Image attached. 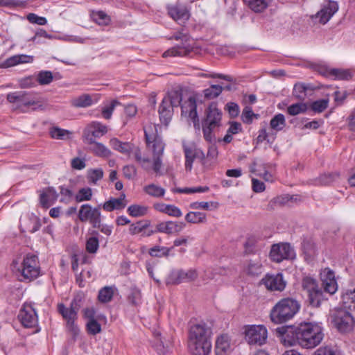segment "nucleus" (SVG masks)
Returning a JSON list of instances; mask_svg holds the SVG:
<instances>
[{"label": "nucleus", "mask_w": 355, "mask_h": 355, "mask_svg": "<svg viewBox=\"0 0 355 355\" xmlns=\"http://www.w3.org/2000/svg\"><path fill=\"white\" fill-rule=\"evenodd\" d=\"M125 205V201H105L103 205V208L107 211H112L122 209Z\"/></svg>", "instance_id": "44"}, {"label": "nucleus", "mask_w": 355, "mask_h": 355, "mask_svg": "<svg viewBox=\"0 0 355 355\" xmlns=\"http://www.w3.org/2000/svg\"><path fill=\"white\" fill-rule=\"evenodd\" d=\"M189 348L193 355H209L211 343V340H189Z\"/></svg>", "instance_id": "24"}, {"label": "nucleus", "mask_w": 355, "mask_h": 355, "mask_svg": "<svg viewBox=\"0 0 355 355\" xmlns=\"http://www.w3.org/2000/svg\"><path fill=\"white\" fill-rule=\"evenodd\" d=\"M320 73L323 76L334 77L336 79L338 80H349L352 78L350 71L346 69L322 67Z\"/></svg>", "instance_id": "27"}, {"label": "nucleus", "mask_w": 355, "mask_h": 355, "mask_svg": "<svg viewBox=\"0 0 355 355\" xmlns=\"http://www.w3.org/2000/svg\"><path fill=\"white\" fill-rule=\"evenodd\" d=\"M150 223L149 220H139L135 223H132L129 227V233L131 235L138 234L143 231L148 229L150 226Z\"/></svg>", "instance_id": "34"}, {"label": "nucleus", "mask_w": 355, "mask_h": 355, "mask_svg": "<svg viewBox=\"0 0 355 355\" xmlns=\"http://www.w3.org/2000/svg\"><path fill=\"white\" fill-rule=\"evenodd\" d=\"M244 333L245 339L250 345L261 346L267 341L268 330L264 325H247Z\"/></svg>", "instance_id": "10"}, {"label": "nucleus", "mask_w": 355, "mask_h": 355, "mask_svg": "<svg viewBox=\"0 0 355 355\" xmlns=\"http://www.w3.org/2000/svg\"><path fill=\"white\" fill-rule=\"evenodd\" d=\"M78 218L82 222L89 221L92 226H97L101 222L100 208H93L87 204L83 205L78 211Z\"/></svg>", "instance_id": "18"}, {"label": "nucleus", "mask_w": 355, "mask_h": 355, "mask_svg": "<svg viewBox=\"0 0 355 355\" xmlns=\"http://www.w3.org/2000/svg\"><path fill=\"white\" fill-rule=\"evenodd\" d=\"M80 306L76 299L71 302L69 306H65L63 303H59L57 306V311L65 321L66 327L73 334L79 331L76 320Z\"/></svg>", "instance_id": "7"}, {"label": "nucleus", "mask_w": 355, "mask_h": 355, "mask_svg": "<svg viewBox=\"0 0 355 355\" xmlns=\"http://www.w3.org/2000/svg\"><path fill=\"white\" fill-rule=\"evenodd\" d=\"M246 270L250 275H259L262 272L261 263L259 261H250Z\"/></svg>", "instance_id": "49"}, {"label": "nucleus", "mask_w": 355, "mask_h": 355, "mask_svg": "<svg viewBox=\"0 0 355 355\" xmlns=\"http://www.w3.org/2000/svg\"><path fill=\"white\" fill-rule=\"evenodd\" d=\"M144 190L148 194L155 198L162 197L165 191L163 188L155 184L146 186Z\"/></svg>", "instance_id": "46"}, {"label": "nucleus", "mask_w": 355, "mask_h": 355, "mask_svg": "<svg viewBox=\"0 0 355 355\" xmlns=\"http://www.w3.org/2000/svg\"><path fill=\"white\" fill-rule=\"evenodd\" d=\"M323 331L321 323H302L296 328L287 331L283 336V342L285 345H299L304 349H313L322 341Z\"/></svg>", "instance_id": "2"}, {"label": "nucleus", "mask_w": 355, "mask_h": 355, "mask_svg": "<svg viewBox=\"0 0 355 355\" xmlns=\"http://www.w3.org/2000/svg\"><path fill=\"white\" fill-rule=\"evenodd\" d=\"M37 83L41 85L50 84L53 79V74L50 71H41L38 73L37 77Z\"/></svg>", "instance_id": "40"}, {"label": "nucleus", "mask_w": 355, "mask_h": 355, "mask_svg": "<svg viewBox=\"0 0 355 355\" xmlns=\"http://www.w3.org/2000/svg\"><path fill=\"white\" fill-rule=\"evenodd\" d=\"M269 256L272 261L280 263L283 260L294 259L295 252L290 243H279L272 245Z\"/></svg>", "instance_id": "13"}, {"label": "nucleus", "mask_w": 355, "mask_h": 355, "mask_svg": "<svg viewBox=\"0 0 355 355\" xmlns=\"http://www.w3.org/2000/svg\"><path fill=\"white\" fill-rule=\"evenodd\" d=\"M300 304L292 297L281 299L272 307L270 313L271 321L275 324H282L291 320L299 311Z\"/></svg>", "instance_id": "3"}, {"label": "nucleus", "mask_w": 355, "mask_h": 355, "mask_svg": "<svg viewBox=\"0 0 355 355\" xmlns=\"http://www.w3.org/2000/svg\"><path fill=\"white\" fill-rule=\"evenodd\" d=\"M99 247V241L97 237L92 236L89 238L86 242V250L89 253H95Z\"/></svg>", "instance_id": "56"}, {"label": "nucleus", "mask_w": 355, "mask_h": 355, "mask_svg": "<svg viewBox=\"0 0 355 355\" xmlns=\"http://www.w3.org/2000/svg\"><path fill=\"white\" fill-rule=\"evenodd\" d=\"M245 252L252 254L256 252V241L254 238H249L244 244Z\"/></svg>", "instance_id": "62"}, {"label": "nucleus", "mask_w": 355, "mask_h": 355, "mask_svg": "<svg viewBox=\"0 0 355 355\" xmlns=\"http://www.w3.org/2000/svg\"><path fill=\"white\" fill-rule=\"evenodd\" d=\"M92 191L90 188L86 187L79 190L78 193L76 196V200H90Z\"/></svg>", "instance_id": "63"}, {"label": "nucleus", "mask_w": 355, "mask_h": 355, "mask_svg": "<svg viewBox=\"0 0 355 355\" xmlns=\"http://www.w3.org/2000/svg\"><path fill=\"white\" fill-rule=\"evenodd\" d=\"M320 279L324 288V292L332 295L337 291V282L334 272L329 268H324L320 272Z\"/></svg>", "instance_id": "20"}, {"label": "nucleus", "mask_w": 355, "mask_h": 355, "mask_svg": "<svg viewBox=\"0 0 355 355\" xmlns=\"http://www.w3.org/2000/svg\"><path fill=\"white\" fill-rule=\"evenodd\" d=\"M98 98L96 95H90L83 94L80 96L73 98L71 100V105L76 108L87 107L97 103Z\"/></svg>", "instance_id": "25"}, {"label": "nucleus", "mask_w": 355, "mask_h": 355, "mask_svg": "<svg viewBox=\"0 0 355 355\" xmlns=\"http://www.w3.org/2000/svg\"><path fill=\"white\" fill-rule=\"evenodd\" d=\"M167 10L170 17L179 24H184L189 19V12L184 6H168Z\"/></svg>", "instance_id": "23"}, {"label": "nucleus", "mask_w": 355, "mask_h": 355, "mask_svg": "<svg viewBox=\"0 0 355 355\" xmlns=\"http://www.w3.org/2000/svg\"><path fill=\"white\" fill-rule=\"evenodd\" d=\"M302 287L306 293L310 304L313 306H319L321 302L326 299L324 292L313 277H304L302 281Z\"/></svg>", "instance_id": "9"}, {"label": "nucleus", "mask_w": 355, "mask_h": 355, "mask_svg": "<svg viewBox=\"0 0 355 355\" xmlns=\"http://www.w3.org/2000/svg\"><path fill=\"white\" fill-rule=\"evenodd\" d=\"M17 318L25 328H34L37 326V314L31 304H24L20 309Z\"/></svg>", "instance_id": "15"}, {"label": "nucleus", "mask_w": 355, "mask_h": 355, "mask_svg": "<svg viewBox=\"0 0 355 355\" xmlns=\"http://www.w3.org/2000/svg\"><path fill=\"white\" fill-rule=\"evenodd\" d=\"M89 144L90 150L96 156L100 157H109L112 152L102 143L94 141V142H87Z\"/></svg>", "instance_id": "29"}, {"label": "nucleus", "mask_w": 355, "mask_h": 355, "mask_svg": "<svg viewBox=\"0 0 355 355\" xmlns=\"http://www.w3.org/2000/svg\"><path fill=\"white\" fill-rule=\"evenodd\" d=\"M223 91L220 85H213L203 91L205 97L208 99H213L218 96Z\"/></svg>", "instance_id": "41"}, {"label": "nucleus", "mask_w": 355, "mask_h": 355, "mask_svg": "<svg viewBox=\"0 0 355 355\" xmlns=\"http://www.w3.org/2000/svg\"><path fill=\"white\" fill-rule=\"evenodd\" d=\"M86 328L87 332L92 335H96L101 331V326L96 319L87 321Z\"/></svg>", "instance_id": "52"}, {"label": "nucleus", "mask_w": 355, "mask_h": 355, "mask_svg": "<svg viewBox=\"0 0 355 355\" xmlns=\"http://www.w3.org/2000/svg\"><path fill=\"white\" fill-rule=\"evenodd\" d=\"M270 128L278 132L282 130L286 125L285 117L282 114H276L270 122Z\"/></svg>", "instance_id": "37"}, {"label": "nucleus", "mask_w": 355, "mask_h": 355, "mask_svg": "<svg viewBox=\"0 0 355 355\" xmlns=\"http://www.w3.org/2000/svg\"><path fill=\"white\" fill-rule=\"evenodd\" d=\"M40 200H56L58 193L53 187H49L40 191Z\"/></svg>", "instance_id": "43"}, {"label": "nucleus", "mask_w": 355, "mask_h": 355, "mask_svg": "<svg viewBox=\"0 0 355 355\" xmlns=\"http://www.w3.org/2000/svg\"><path fill=\"white\" fill-rule=\"evenodd\" d=\"M257 114H255L252 107L249 106H246L242 112V121L244 123L250 124L252 122L253 117H257Z\"/></svg>", "instance_id": "57"}, {"label": "nucleus", "mask_w": 355, "mask_h": 355, "mask_svg": "<svg viewBox=\"0 0 355 355\" xmlns=\"http://www.w3.org/2000/svg\"><path fill=\"white\" fill-rule=\"evenodd\" d=\"M144 130L147 148L153 153V162L148 156H143L139 147L132 142L121 141L117 138H112L110 140V145L120 153L129 158H134L144 169H153L155 173L161 174L162 157L165 145L161 137L157 135L155 125H146Z\"/></svg>", "instance_id": "1"}, {"label": "nucleus", "mask_w": 355, "mask_h": 355, "mask_svg": "<svg viewBox=\"0 0 355 355\" xmlns=\"http://www.w3.org/2000/svg\"><path fill=\"white\" fill-rule=\"evenodd\" d=\"M27 19L32 24H37L38 25H45L47 20L44 17H40L35 13H30L27 15Z\"/></svg>", "instance_id": "60"}, {"label": "nucleus", "mask_w": 355, "mask_h": 355, "mask_svg": "<svg viewBox=\"0 0 355 355\" xmlns=\"http://www.w3.org/2000/svg\"><path fill=\"white\" fill-rule=\"evenodd\" d=\"M222 113L215 105L209 106L206 118L202 121V132L205 139L208 142H213L216 137L214 132L221 125Z\"/></svg>", "instance_id": "6"}, {"label": "nucleus", "mask_w": 355, "mask_h": 355, "mask_svg": "<svg viewBox=\"0 0 355 355\" xmlns=\"http://www.w3.org/2000/svg\"><path fill=\"white\" fill-rule=\"evenodd\" d=\"M338 5L334 1H328L324 3L321 9L317 12L316 17L319 18V22L325 24L333 15L338 11Z\"/></svg>", "instance_id": "22"}, {"label": "nucleus", "mask_w": 355, "mask_h": 355, "mask_svg": "<svg viewBox=\"0 0 355 355\" xmlns=\"http://www.w3.org/2000/svg\"><path fill=\"white\" fill-rule=\"evenodd\" d=\"M198 277V272L195 269L173 270L168 276L166 284H179L182 282L194 281Z\"/></svg>", "instance_id": "16"}, {"label": "nucleus", "mask_w": 355, "mask_h": 355, "mask_svg": "<svg viewBox=\"0 0 355 355\" xmlns=\"http://www.w3.org/2000/svg\"><path fill=\"white\" fill-rule=\"evenodd\" d=\"M230 347V340L227 335H221L218 337L215 347L216 355H226Z\"/></svg>", "instance_id": "31"}, {"label": "nucleus", "mask_w": 355, "mask_h": 355, "mask_svg": "<svg viewBox=\"0 0 355 355\" xmlns=\"http://www.w3.org/2000/svg\"><path fill=\"white\" fill-rule=\"evenodd\" d=\"M331 318L332 324L340 332H347L353 328L354 318L346 310H335L331 313Z\"/></svg>", "instance_id": "12"}, {"label": "nucleus", "mask_w": 355, "mask_h": 355, "mask_svg": "<svg viewBox=\"0 0 355 355\" xmlns=\"http://www.w3.org/2000/svg\"><path fill=\"white\" fill-rule=\"evenodd\" d=\"M128 302L135 306H139L141 303V294L139 289L132 288L128 295Z\"/></svg>", "instance_id": "38"}, {"label": "nucleus", "mask_w": 355, "mask_h": 355, "mask_svg": "<svg viewBox=\"0 0 355 355\" xmlns=\"http://www.w3.org/2000/svg\"><path fill=\"white\" fill-rule=\"evenodd\" d=\"M342 302L345 310L355 312V288L347 291L343 295Z\"/></svg>", "instance_id": "30"}, {"label": "nucleus", "mask_w": 355, "mask_h": 355, "mask_svg": "<svg viewBox=\"0 0 355 355\" xmlns=\"http://www.w3.org/2000/svg\"><path fill=\"white\" fill-rule=\"evenodd\" d=\"M211 330L205 323L193 325L189 331V340H211Z\"/></svg>", "instance_id": "19"}, {"label": "nucleus", "mask_w": 355, "mask_h": 355, "mask_svg": "<svg viewBox=\"0 0 355 355\" xmlns=\"http://www.w3.org/2000/svg\"><path fill=\"white\" fill-rule=\"evenodd\" d=\"M307 87L303 83H296L294 85L293 95L300 99L304 100L306 96Z\"/></svg>", "instance_id": "45"}, {"label": "nucleus", "mask_w": 355, "mask_h": 355, "mask_svg": "<svg viewBox=\"0 0 355 355\" xmlns=\"http://www.w3.org/2000/svg\"><path fill=\"white\" fill-rule=\"evenodd\" d=\"M170 40L174 39L175 40H180L181 45H176L163 53V57L169 56H184L189 53L192 47L189 43L190 37L187 33H183V30L174 34L169 38Z\"/></svg>", "instance_id": "11"}, {"label": "nucleus", "mask_w": 355, "mask_h": 355, "mask_svg": "<svg viewBox=\"0 0 355 355\" xmlns=\"http://www.w3.org/2000/svg\"><path fill=\"white\" fill-rule=\"evenodd\" d=\"M94 20L101 25L107 24L110 17L103 11H98L94 15Z\"/></svg>", "instance_id": "61"}, {"label": "nucleus", "mask_w": 355, "mask_h": 355, "mask_svg": "<svg viewBox=\"0 0 355 355\" xmlns=\"http://www.w3.org/2000/svg\"><path fill=\"white\" fill-rule=\"evenodd\" d=\"M114 293V287L106 286L102 288L98 295V300L102 303H107L112 300Z\"/></svg>", "instance_id": "33"}, {"label": "nucleus", "mask_w": 355, "mask_h": 355, "mask_svg": "<svg viewBox=\"0 0 355 355\" xmlns=\"http://www.w3.org/2000/svg\"><path fill=\"white\" fill-rule=\"evenodd\" d=\"M173 227V222L168 221L159 223L157 225L156 229L157 232L170 234L174 233Z\"/></svg>", "instance_id": "53"}, {"label": "nucleus", "mask_w": 355, "mask_h": 355, "mask_svg": "<svg viewBox=\"0 0 355 355\" xmlns=\"http://www.w3.org/2000/svg\"><path fill=\"white\" fill-rule=\"evenodd\" d=\"M307 110V106L305 103H298L292 104L287 107V112L291 116H295L301 113H304Z\"/></svg>", "instance_id": "42"}, {"label": "nucleus", "mask_w": 355, "mask_h": 355, "mask_svg": "<svg viewBox=\"0 0 355 355\" xmlns=\"http://www.w3.org/2000/svg\"><path fill=\"white\" fill-rule=\"evenodd\" d=\"M19 84L21 88H31L37 85V80L35 77L30 76L20 79Z\"/></svg>", "instance_id": "58"}, {"label": "nucleus", "mask_w": 355, "mask_h": 355, "mask_svg": "<svg viewBox=\"0 0 355 355\" xmlns=\"http://www.w3.org/2000/svg\"><path fill=\"white\" fill-rule=\"evenodd\" d=\"M312 355H340V352L335 347L326 345L317 349Z\"/></svg>", "instance_id": "39"}, {"label": "nucleus", "mask_w": 355, "mask_h": 355, "mask_svg": "<svg viewBox=\"0 0 355 355\" xmlns=\"http://www.w3.org/2000/svg\"><path fill=\"white\" fill-rule=\"evenodd\" d=\"M164 214L171 216L180 217L182 215L181 210L175 205H168Z\"/></svg>", "instance_id": "64"}, {"label": "nucleus", "mask_w": 355, "mask_h": 355, "mask_svg": "<svg viewBox=\"0 0 355 355\" xmlns=\"http://www.w3.org/2000/svg\"><path fill=\"white\" fill-rule=\"evenodd\" d=\"M69 134L68 130L58 127H53L49 130L51 137L55 139H64Z\"/></svg>", "instance_id": "50"}, {"label": "nucleus", "mask_w": 355, "mask_h": 355, "mask_svg": "<svg viewBox=\"0 0 355 355\" xmlns=\"http://www.w3.org/2000/svg\"><path fill=\"white\" fill-rule=\"evenodd\" d=\"M108 131L107 125L99 121H92L89 123L83 132L87 142H94L96 139L101 138Z\"/></svg>", "instance_id": "17"}, {"label": "nucleus", "mask_w": 355, "mask_h": 355, "mask_svg": "<svg viewBox=\"0 0 355 355\" xmlns=\"http://www.w3.org/2000/svg\"><path fill=\"white\" fill-rule=\"evenodd\" d=\"M206 219V214L198 210L189 211L185 216V220L190 223H202Z\"/></svg>", "instance_id": "36"}, {"label": "nucleus", "mask_w": 355, "mask_h": 355, "mask_svg": "<svg viewBox=\"0 0 355 355\" xmlns=\"http://www.w3.org/2000/svg\"><path fill=\"white\" fill-rule=\"evenodd\" d=\"M328 104V99H320L313 102L311 107L315 112L320 113L327 107Z\"/></svg>", "instance_id": "55"}, {"label": "nucleus", "mask_w": 355, "mask_h": 355, "mask_svg": "<svg viewBox=\"0 0 355 355\" xmlns=\"http://www.w3.org/2000/svg\"><path fill=\"white\" fill-rule=\"evenodd\" d=\"M103 177V171L102 168L90 169L87 172V179L89 182L96 184L97 181Z\"/></svg>", "instance_id": "48"}, {"label": "nucleus", "mask_w": 355, "mask_h": 355, "mask_svg": "<svg viewBox=\"0 0 355 355\" xmlns=\"http://www.w3.org/2000/svg\"><path fill=\"white\" fill-rule=\"evenodd\" d=\"M12 266L20 275L21 281H33L40 275L38 258L32 254H26L21 263L13 261Z\"/></svg>", "instance_id": "4"}, {"label": "nucleus", "mask_w": 355, "mask_h": 355, "mask_svg": "<svg viewBox=\"0 0 355 355\" xmlns=\"http://www.w3.org/2000/svg\"><path fill=\"white\" fill-rule=\"evenodd\" d=\"M181 105L182 113L188 115L189 117L195 120L198 117L197 105L196 98L190 96Z\"/></svg>", "instance_id": "28"}, {"label": "nucleus", "mask_w": 355, "mask_h": 355, "mask_svg": "<svg viewBox=\"0 0 355 355\" xmlns=\"http://www.w3.org/2000/svg\"><path fill=\"white\" fill-rule=\"evenodd\" d=\"M245 3L254 12H261L265 10L272 0H243Z\"/></svg>", "instance_id": "32"}, {"label": "nucleus", "mask_w": 355, "mask_h": 355, "mask_svg": "<svg viewBox=\"0 0 355 355\" xmlns=\"http://www.w3.org/2000/svg\"><path fill=\"white\" fill-rule=\"evenodd\" d=\"M209 190L207 187H185V188H177L174 189L175 192L181 193H202Z\"/></svg>", "instance_id": "54"}, {"label": "nucleus", "mask_w": 355, "mask_h": 355, "mask_svg": "<svg viewBox=\"0 0 355 355\" xmlns=\"http://www.w3.org/2000/svg\"><path fill=\"white\" fill-rule=\"evenodd\" d=\"M7 101L17 105V108L31 107L33 110H44L45 101L42 97H37L26 92H14L7 94Z\"/></svg>", "instance_id": "5"}, {"label": "nucleus", "mask_w": 355, "mask_h": 355, "mask_svg": "<svg viewBox=\"0 0 355 355\" xmlns=\"http://www.w3.org/2000/svg\"><path fill=\"white\" fill-rule=\"evenodd\" d=\"M170 250L171 248L156 245L149 250V254L155 257H167Z\"/></svg>", "instance_id": "47"}, {"label": "nucleus", "mask_w": 355, "mask_h": 355, "mask_svg": "<svg viewBox=\"0 0 355 355\" xmlns=\"http://www.w3.org/2000/svg\"><path fill=\"white\" fill-rule=\"evenodd\" d=\"M119 102L116 100H112L109 104L105 105L102 108V115L105 119H110L112 117V114Z\"/></svg>", "instance_id": "51"}, {"label": "nucleus", "mask_w": 355, "mask_h": 355, "mask_svg": "<svg viewBox=\"0 0 355 355\" xmlns=\"http://www.w3.org/2000/svg\"><path fill=\"white\" fill-rule=\"evenodd\" d=\"M182 148L185 157L186 171H191L195 159H199L203 164L205 163L206 157L204 152L198 148L195 144L182 141Z\"/></svg>", "instance_id": "14"}, {"label": "nucleus", "mask_w": 355, "mask_h": 355, "mask_svg": "<svg viewBox=\"0 0 355 355\" xmlns=\"http://www.w3.org/2000/svg\"><path fill=\"white\" fill-rule=\"evenodd\" d=\"M182 100V92L175 89L169 91L164 96L158 111L160 119L164 123H168L173 107L180 105Z\"/></svg>", "instance_id": "8"}, {"label": "nucleus", "mask_w": 355, "mask_h": 355, "mask_svg": "<svg viewBox=\"0 0 355 355\" xmlns=\"http://www.w3.org/2000/svg\"><path fill=\"white\" fill-rule=\"evenodd\" d=\"M33 56L26 54L15 55L3 61L1 64L2 68H9L20 64L32 63Z\"/></svg>", "instance_id": "26"}, {"label": "nucleus", "mask_w": 355, "mask_h": 355, "mask_svg": "<svg viewBox=\"0 0 355 355\" xmlns=\"http://www.w3.org/2000/svg\"><path fill=\"white\" fill-rule=\"evenodd\" d=\"M263 284L270 291H282L284 290L286 282L281 273L276 275H267L263 279Z\"/></svg>", "instance_id": "21"}, {"label": "nucleus", "mask_w": 355, "mask_h": 355, "mask_svg": "<svg viewBox=\"0 0 355 355\" xmlns=\"http://www.w3.org/2000/svg\"><path fill=\"white\" fill-rule=\"evenodd\" d=\"M339 177L338 173H327L323 174L320 177L319 181L323 185H329L336 181Z\"/></svg>", "instance_id": "59"}, {"label": "nucleus", "mask_w": 355, "mask_h": 355, "mask_svg": "<svg viewBox=\"0 0 355 355\" xmlns=\"http://www.w3.org/2000/svg\"><path fill=\"white\" fill-rule=\"evenodd\" d=\"M128 214L132 217H141L148 212V207L145 205L133 204L128 207Z\"/></svg>", "instance_id": "35"}]
</instances>
